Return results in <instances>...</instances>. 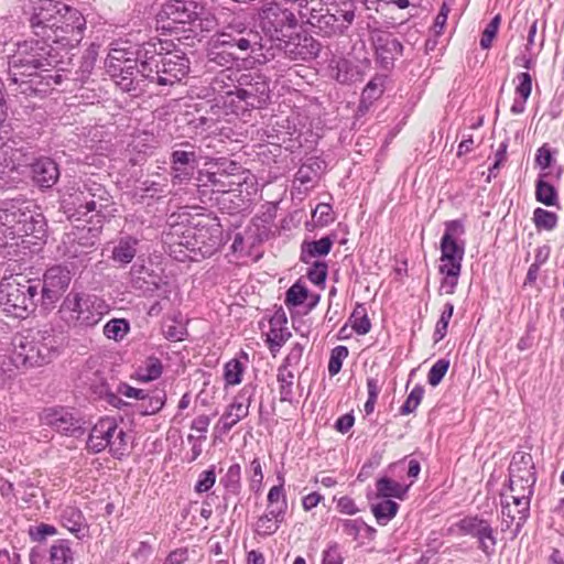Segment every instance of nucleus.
Returning <instances> with one entry per match:
<instances>
[{
  "label": "nucleus",
  "instance_id": "f257e3e1",
  "mask_svg": "<svg viewBox=\"0 0 564 564\" xmlns=\"http://www.w3.org/2000/svg\"><path fill=\"white\" fill-rule=\"evenodd\" d=\"M69 51L42 39L18 42L8 56L7 89L14 96L45 97L67 77Z\"/></svg>",
  "mask_w": 564,
  "mask_h": 564
},
{
  "label": "nucleus",
  "instance_id": "f03ea898",
  "mask_svg": "<svg viewBox=\"0 0 564 564\" xmlns=\"http://www.w3.org/2000/svg\"><path fill=\"white\" fill-rule=\"evenodd\" d=\"M29 23L33 34L64 48H75L83 40L86 20L75 8L61 1L31 0Z\"/></svg>",
  "mask_w": 564,
  "mask_h": 564
},
{
  "label": "nucleus",
  "instance_id": "7ed1b4c3",
  "mask_svg": "<svg viewBox=\"0 0 564 564\" xmlns=\"http://www.w3.org/2000/svg\"><path fill=\"white\" fill-rule=\"evenodd\" d=\"M141 77L160 86H172L189 72V59L173 42L153 39L141 44Z\"/></svg>",
  "mask_w": 564,
  "mask_h": 564
},
{
  "label": "nucleus",
  "instance_id": "20e7f679",
  "mask_svg": "<svg viewBox=\"0 0 564 564\" xmlns=\"http://www.w3.org/2000/svg\"><path fill=\"white\" fill-rule=\"evenodd\" d=\"M65 213L70 221L105 223L115 216L112 197L106 187L90 178L77 184L63 199Z\"/></svg>",
  "mask_w": 564,
  "mask_h": 564
},
{
  "label": "nucleus",
  "instance_id": "39448f33",
  "mask_svg": "<svg viewBox=\"0 0 564 564\" xmlns=\"http://www.w3.org/2000/svg\"><path fill=\"white\" fill-rule=\"evenodd\" d=\"M46 220L32 202L14 199L0 207V246H18V239L33 236L43 239Z\"/></svg>",
  "mask_w": 564,
  "mask_h": 564
},
{
  "label": "nucleus",
  "instance_id": "423d86ee",
  "mask_svg": "<svg viewBox=\"0 0 564 564\" xmlns=\"http://www.w3.org/2000/svg\"><path fill=\"white\" fill-rule=\"evenodd\" d=\"M109 310L102 297L74 288L62 300L56 315L68 329L83 332L98 325Z\"/></svg>",
  "mask_w": 564,
  "mask_h": 564
},
{
  "label": "nucleus",
  "instance_id": "0eeeda50",
  "mask_svg": "<svg viewBox=\"0 0 564 564\" xmlns=\"http://www.w3.org/2000/svg\"><path fill=\"white\" fill-rule=\"evenodd\" d=\"M140 51L141 44L134 47L117 44L108 53L105 62L107 73L123 91L140 93L142 91L141 84L148 80L141 77Z\"/></svg>",
  "mask_w": 564,
  "mask_h": 564
},
{
  "label": "nucleus",
  "instance_id": "6e6552de",
  "mask_svg": "<svg viewBox=\"0 0 564 564\" xmlns=\"http://www.w3.org/2000/svg\"><path fill=\"white\" fill-rule=\"evenodd\" d=\"M40 281L26 279L22 274L3 278L0 282V304L3 311L17 318H25L33 313L41 299Z\"/></svg>",
  "mask_w": 564,
  "mask_h": 564
},
{
  "label": "nucleus",
  "instance_id": "1a4fd4ad",
  "mask_svg": "<svg viewBox=\"0 0 564 564\" xmlns=\"http://www.w3.org/2000/svg\"><path fill=\"white\" fill-rule=\"evenodd\" d=\"M237 90L231 97V113L245 116L253 109H263L270 99V86L265 75L256 70L241 72Z\"/></svg>",
  "mask_w": 564,
  "mask_h": 564
},
{
  "label": "nucleus",
  "instance_id": "9d476101",
  "mask_svg": "<svg viewBox=\"0 0 564 564\" xmlns=\"http://www.w3.org/2000/svg\"><path fill=\"white\" fill-rule=\"evenodd\" d=\"M302 24L311 25L315 33L323 36L343 34L355 20L354 3L345 4V8L335 7V11L311 6L306 11H300Z\"/></svg>",
  "mask_w": 564,
  "mask_h": 564
},
{
  "label": "nucleus",
  "instance_id": "9b49d317",
  "mask_svg": "<svg viewBox=\"0 0 564 564\" xmlns=\"http://www.w3.org/2000/svg\"><path fill=\"white\" fill-rule=\"evenodd\" d=\"M86 448L93 454H98L108 448L112 457L121 459L127 454L128 436L115 417L106 416L91 427Z\"/></svg>",
  "mask_w": 564,
  "mask_h": 564
},
{
  "label": "nucleus",
  "instance_id": "f8f14e48",
  "mask_svg": "<svg viewBox=\"0 0 564 564\" xmlns=\"http://www.w3.org/2000/svg\"><path fill=\"white\" fill-rule=\"evenodd\" d=\"M534 485L524 481L518 482V485L509 482L511 495L501 494L502 531L508 530L514 523V535L519 534L530 514Z\"/></svg>",
  "mask_w": 564,
  "mask_h": 564
},
{
  "label": "nucleus",
  "instance_id": "ddd939ff",
  "mask_svg": "<svg viewBox=\"0 0 564 564\" xmlns=\"http://www.w3.org/2000/svg\"><path fill=\"white\" fill-rule=\"evenodd\" d=\"M197 4L183 0L166 1L156 13L158 22L162 23V29L169 31H196L203 30L204 20L198 15Z\"/></svg>",
  "mask_w": 564,
  "mask_h": 564
},
{
  "label": "nucleus",
  "instance_id": "4468645a",
  "mask_svg": "<svg viewBox=\"0 0 564 564\" xmlns=\"http://www.w3.org/2000/svg\"><path fill=\"white\" fill-rule=\"evenodd\" d=\"M300 22L297 12L278 3H270L260 13V28L271 41L290 37Z\"/></svg>",
  "mask_w": 564,
  "mask_h": 564
},
{
  "label": "nucleus",
  "instance_id": "2eb2a0df",
  "mask_svg": "<svg viewBox=\"0 0 564 564\" xmlns=\"http://www.w3.org/2000/svg\"><path fill=\"white\" fill-rule=\"evenodd\" d=\"M455 527L460 535H467L476 540L478 550L487 557H491L495 554L497 532L492 528L490 520L478 514L466 516Z\"/></svg>",
  "mask_w": 564,
  "mask_h": 564
},
{
  "label": "nucleus",
  "instance_id": "dca6fc26",
  "mask_svg": "<svg viewBox=\"0 0 564 564\" xmlns=\"http://www.w3.org/2000/svg\"><path fill=\"white\" fill-rule=\"evenodd\" d=\"M41 420L62 435L79 437L85 433V421L78 411L65 406H52L43 411Z\"/></svg>",
  "mask_w": 564,
  "mask_h": 564
},
{
  "label": "nucleus",
  "instance_id": "f3484780",
  "mask_svg": "<svg viewBox=\"0 0 564 564\" xmlns=\"http://www.w3.org/2000/svg\"><path fill=\"white\" fill-rule=\"evenodd\" d=\"M132 285L145 296H158L169 300L173 284L166 275L154 273L144 265L133 264L131 268Z\"/></svg>",
  "mask_w": 564,
  "mask_h": 564
},
{
  "label": "nucleus",
  "instance_id": "a211bd4d",
  "mask_svg": "<svg viewBox=\"0 0 564 564\" xmlns=\"http://www.w3.org/2000/svg\"><path fill=\"white\" fill-rule=\"evenodd\" d=\"M33 160L29 147H18L13 140L0 144V181H14L12 176L20 167H28Z\"/></svg>",
  "mask_w": 564,
  "mask_h": 564
},
{
  "label": "nucleus",
  "instance_id": "6ab92c4d",
  "mask_svg": "<svg viewBox=\"0 0 564 564\" xmlns=\"http://www.w3.org/2000/svg\"><path fill=\"white\" fill-rule=\"evenodd\" d=\"M178 147L180 149H174L170 158L173 184H182L189 181L198 165L199 159L194 144L182 142Z\"/></svg>",
  "mask_w": 564,
  "mask_h": 564
},
{
  "label": "nucleus",
  "instance_id": "aec40b11",
  "mask_svg": "<svg viewBox=\"0 0 564 564\" xmlns=\"http://www.w3.org/2000/svg\"><path fill=\"white\" fill-rule=\"evenodd\" d=\"M208 182L213 191L218 193L240 192V187L247 183L250 173L238 163L229 162L225 167H218L216 172L208 173Z\"/></svg>",
  "mask_w": 564,
  "mask_h": 564
},
{
  "label": "nucleus",
  "instance_id": "412c9836",
  "mask_svg": "<svg viewBox=\"0 0 564 564\" xmlns=\"http://www.w3.org/2000/svg\"><path fill=\"white\" fill-rule=\"evenodd\" d=\"M254 393L256 386L253 384H246L240 390L218 421L217 429L221 433H228L239 421L249 414V408Z\"/></svg>",
  "mask_w": 564,
  "mask_h": 564
},
{
  "label": "nucleus",
  "instance_id": "4be33fe9",
  "mask_svg": "<svg viewBox=\"0 0 564 564\" xmlns=\"http://www.w3.org/2000/svg\"><path fill=\"white\" fill-rule=\"evenodd\" d=\"M259 35L250 29L242 28L236 30L227 26L223 32L216 35L215 43L218 46L230 50L229 54L234 55L238 51L247 53L249 50L254 51V46L259 44Z\"/></svg>",
  "mask_w": 564,
  "mask_h": 564
},
{
  "label": "nucleus",
  "instance_id": "5701e85b",
  "mask_svg": "<svg viewBox=\"0 0 564 564\" xmlns=\"http://www.w3.org/2000/svg\"><path fill=\"white\" fill-rule=\"evenodd\" d=\"M13 352L10 357V365L19 367H40L43 366V359L37 350L36 341H34L31 333L21 335L13 340Z\"/></svg>",
  "mask_w": 564,
  "mask_h": 564
},
{
  "label": "nucleus",
  "instance_id": "b1692460",
  "mask_svg": "<svg viewBox=\"0 0 564 564\" xmlns=\"http://www.w3.org/2000/svg\"><path fill=\"white\" fill-rule=\"evenodd\" d=\"M72 281V272L63 265L48 268L43 275L41 299L54 303L67 290Z\"/></svg>",
  "mask_w": 564,
  "mask_h": 564
},
{
  "label": "nucleus",
  "instance_id": "393cba45",
  "mask_svg": "<svg viewBox=\"0 0 564 564\" xmlns=\"http://www.w3.org/2000/svg\"><path fill=\"white\" fill-rule=\"evenodd\" d=\"M80 379L95 399L105 400L115 408H121L124 404L122 399L110 390L104 371L86 369L83 371Z\"/></svg>",
  "mask_w": 564,
  "mask_h": 564
},
{
  "label": "nucleus",
  "instance_id": "a878e982",
  "mask_svg": "<svg viewBox=\"0 0 564 564\" xmlns=\"http://www.w3.org/2000/svg\"><path fill=\"white\" fill-rule=\"evenodd\" d=\"M376 61L383 69H391L395 59L402 55L403 45L389 33H381L373 40Z\"/></svg>",
  "mask_w": 564,
  "mask_h": 564
},
{
  "label": "nucleus",
  "instance_id": "bb28decb",
  "mask_svg": "<svg viewBox=\"0 0 564 564\" xmlns=\"http://www.w3.org/2000/svg\"><path fill=\"white\" fill-rule=\"evenodd\" d=\"M240 70L226 68L220 70L210 82L209 86L215 99H220L224 107L231 111V95L237 90Z\"/></svg>",
  "mask_w": 564,
  "mask_h": 564
},
{
  "label": "nucleus",
  "instance_id": "cd10ccee",
  "mask_svg": "<svg viewBox=\"0 0 564 564\" xmlns=\"http://www.w3.org/2000/svg\"><path fill=\"white\" fill-rule=\"evenodd\" d=\"M536 482L535 466L532 455L522 451L513 454L509 465V482L518 485V482Z\"/></svg>",
  "mask_w": 564,
  "mask_h": 564
},
{
  "label": "nucleus",
  "instance_id": "c85d7f7f",
  "mask_svg": "<svg viewBox=\"0 0 564 564\" xmlns=\"http://www.w3.org/2000/svg\"><path fill=\"white\" fill-rule=\"evenodd\" d=\"M34 341H36L37 350L41 354L44 365L48 364L59 351L63 346L64 338L55 334L51 326H44L35 332H30Z\"/></svg>",
  "mask_w": 564,
  "mask_h": 564
},
{
  "label": "nucleus",
  "instance_id": "c756f323",
  "mask_svg": "<svg viewBox=\"0 0 564 564\" xmlns=\"http://www.w3.org/2000/svg\"><path fill=\"white\" fill-rule=\"evenodd\" d=\"M30 165L32 167L33 180L41 187L50 188L57 182L59 170L54 160L41 158Z\"/></svg>",
  "mask_w": 564,
  "mask_h": 564
},
{
  "label": "nucleus",
  "instance_id": "7c9ffc66",
  "mask_svg": "<svg viewBox=\"0 0 564 564\" xmlns=\"http://www.w3.org/2000/svg\"><path fill=\"white\" fill-rule=\"evenodd\" d=\"M88 224L89 226H76V230L67 236H70L72 240L78 242L79 246L93 252L97 248L99 235L105 223H97V220H93V223Z\"/></svg>",
  "mask_w": 564,
  "mask_h": 564
},
{
  "label": "nucleus",
  "instance_id": "2f4dec72",
  "mask_svg": "<svg viewBox=\"0 0 564 564\" xmlns=\"http://www.w3.org/2000/svg\"><path fill=\"white\" fill-rule=\"evenodd\" d=\"M514 82L517 83L514 89L516 96L510 111L513 115H521L524 112L527 101L532 93V77L528 72H522L516 76Z\"/></svg>",
  "mask_w": 564,
  "mask_h": 564
},
{
  "label": "nucleus",
  "instance_id": "473e14b6",
  "mask_svg": "<svg viewBox=\"0 0 564 564\" xmlns=\"http://www.w3.org/2000/svg\"><path fill=\"white\" fill-rule=\"evenodd\" d=\"M462 262L458 260H441L440 273L444 275L440 291L446 294H454L458 284L462 271Z\"/></svg>",
  "mask_w": 564,
  "mask_h": 564
},
{
  "label": "nucleus",
  "instance_id": "72a5a7b5",
  "mask_svg": "<svg viewBox=\"0 0 564 564\" xmlns=\"http://www.w3.org/2000/svg\"><path fill=\"white\" fill-rule=\"evenodd\" d=\"M326 167V162L317 156L308 158L297 170L295 180L301 185H313Z\"/></svg>",
  "mask_w": 564,
  "mask_h": 564
},
{
  "label": "nucleus",
  "instance_id": "f704fd0d",
  "mask_svg": "<svg viewBox=\"0 0 564 564\" xmlns=\"http://www.w3.org/2000/svg\"><path fill=\"white\" fill-rule=\"evenodd\" d=\"M332 76L336 82L343 85H349L360 79L358 66L346 58L332 61Z\"/></svg>",
  "mask_w": 564,
  "mask_h": 564
},
{
  "label": "nucleus",
  "instance_id": "c9c22d12",
  "mask_svg": "<svg viewBox=\"0 0 564 564\" xmlns=\"http://www.w3.org/2000/svg\"><path fill=\"white\" fill-rule=\"evenodd\" d=\"M139 240L132 236H123L118 239L112 249L111 258L120 265L130 263L137 254Z\"/></svg>",
  "mask_w": 564,
  "mask_h": 564
},
{
  "label": "nucleus",
  "instance_id": "e433bc0d",
  "mask_svg": "<svg viewBox=\"0 0 564 564\" xmlns=\"http://www.w3.org/2000/svg\"><path fill=\"white\" fill-rule=\"evenodd\" d=\"M338 528L341 529V532L357 540L359 536H364L365 539L372 540L376 535V529L368 525L361 518L357 519H340L338 521Z\"/></svg>",
  "mask_w": 564,
  "mask_h": 564
},
{
  "label": "nucleus",
  "instance_id": "4c0bfd02",
  "mask_svg": "<svg viewBox=\"0 0 564 564\" xmlns=\"http://www.w3.org/2000/svg\"><path fill=\"white\" fill-rule=\"evenodd\" d=\"M98 51L97 47L91 45L89 46L79 61L78 69L75 72H72L70 69L66 68L67 77H64L63 80H74V82H84L91 73L96 59H97Z\"/></svg>",
  "mask_w": 564,
  "mask_h": 564
},
{
  "label": "nucleus",
  "instance_id": "58836bf2",
  "mask_svg": "<svg viewBox=\"0 0 564 564\" xmlns=\"http://www.w3.org/2000/svg\"><path fill=\"white\" fill-rule=\"evenodd\" d=\"M166 402V392L163 388L148 391L142 401L137 405L141 415H153L162 410Z\"/></svg>",
  "mask_w": 564,
  "mask_h": 564
},
{
  "label": "nucleus",
  "instance_id": "ea45409f",
  "mask_svg": "<svg viewBox=\"0 0 564 564\" xmlns=\"http://www.w3.org/2000/svg\"><path fill=\"white\" fill-rule=\"evenodd\" d=\"M412 484L413 481H411L410 485H402L401 482L395 481L389 477H381L376 481L377 497L384 499L397 498L403 500Z\"/></svg>",
  "mask_w": 564,
  "mask_h": 564
},
{
  "label": "nucleus",
  "instance_id": "a19ab883",
  "mask_svg": "<svg viewBox=\"0 0 564 564\" xmlns=\"http://www.w3.org/2000/svg\"><path fill=\"white\" fill-rule=\"evenodd\" d=\"M220 486L225 494L224 499L227 500L231 496H239L241 492V466L235 463L229 466L226 474L220 477Z\"/></svg>",
  "mask_w": 564,
  "mask_h": 564
},
{
  "label": "nucleus",
  "instance_id": "79ce46f5",
  "mask_svg": "<svg viewBox=\"0 0 564 564\" xmlns=\"http://www.w3.org/2000/svg\"><path fill=\"white\" fill-rule=\"evenodd\" d=\"M333 243L334 241L329 236L304 242L302 245L301 260L304 263H310L312 258L327 256L332 250Z\"/></svg>",
  "mask_w": 564,
  "mask_h": 564
},
{
  "label": "nucleus",
  "instance_id": "37998d69",
  "mask_svg": "<svg viewBox=\"0 0 564 564\" xmlns=\"http://www.w3.org/2000/svg\"><path fill=\"white\" fill-rule=\"evenodd\" d=\"M546 174L540 175L535 183V198L539 203L545 206H557L558 205V194L556 188L544 181Z\"/></svg>",
  "mask_w": 564,
  "mask_h": 564
},
{
  "label": "nucleus",
  "instance_id": "c03bdc74",
  "mask_svg": "<svg viewBox=\"0 0 564 564\" xmlns=\"http://www.w3.org/2000/svg\"><path fill=\"white\" fill-rule=\"evenodd\" d=\"M163 366L158 357H148L137 369V376L140 381L149 382L161 377Z\"/></svg>",
  "mask_w": 564,
  "mask_h": 564
},
{
  "label": "nucleus",
  "instance_id": "a18cd8bd",
  "mask_svg": "<svg viewBox=\"0 0 564 564\" xmlns=\"http://www.w3.org/2000/svg\"><path fill=\"white\" fill-rule=\"evenodd\" d=\"M51 564H74V553L67 540L56 541L50 549Z\"/></svg>",
  "mask_w": 564,
  "mask_h": 564
},
{
  "label": "nucleus",
  "instance_id": "49530a36",
  "mask_svg": "<svg viewBox=\"0 0 564 564\" xmlns=\"http://www.w3.org/2000/svg\"><path fill=\"white\" fill-rule=\"evenodd\" d=\"M399 505L391 499H383L378 503L371 506V511L380 525H386L397 514Z\"/></svg>",
  "mask_w": 564,
  "mask_h": 564
},
{
  "label": "nucleus",
  "instance_id": "de8ad7c7",
  "mask_svg": "<svg viewBox=\"0 0 564 564\" xmlns=\"http://www.w3.org/2000/svg\"><path fill=\"white\" fill-rule=\"evenodd\" d=\"M276 380L279 383L280 401L291 403L293 401V372L285 369V367H279Z\"/></svg>",
  "mask_w": 564,
  "mask_h": 564
},
{
  "label": "nucleus",
  "instance_id": "09e8293b",
  "mask_svg": "<svg viewBox=\"0 0 564 564\" xmlns=\"http://www.w3.org/2000/svg\"><path fill=\"white\" fill-rule=\"evenodd\" d=\"M349 322L352 329L358 335H366L371 329V323L367 314L366 306L358 303L349 316Z\"/></svg>",
  "mask_w": 564,
  "mask_h": 564
},
{
  "label": "nucleus",
  "instance_id": "8fccbe9b",
  "mask_svg": "<svg viewBox=\"0 0 564 564\" xmlns=\"http://www.w3.org/2000/svg\"><path fill=\"white\" fill-rule=\"evenodd\" d=\"M129 332L130 324L124 318H112L104 326V335L115 341H121Z\"/></svg>",
  "mask_w": 564,
  "mask_h": 564
},
{
  "label": "nucleus",
  "instance_id": "3c124183",
  "mask_svg": "<svg viewBox=\"0 0 564 564\" xmlns=\"http://www.w3.org/2000/svg\"><path fill=\"white\" fill-rule=\"evenodd\" d=\"M532 221L538 231H551L556 228L558 217L554 212L538 207L533 210Z\"/></svg>",
  "mask_w": 564,
  "mask_h": 564
},
{
  "label": "nucleus",
  "instance_id": "603ef678",
  "mask_svg": "<svg viewBox=\"0 0 564 564\" xmlns=\"http://www.w3.org/2000/svg\"><path fill=\"white\" fill-rule=\"evenodd\" d=\"M441 258L440 260H458L463 261L465 254L464 241H448V238H442L441 243Z\"/></svg>",
  "mask_w": 564,
  "mask_h": 564
},
{
  "label": "nucleus",
  "instance_id": "864d4df0",
  "mask_svg": "<svg viewBox=\"0 0 564 564\" xmlns=\"http://www.w3.org/2000/svg\"><path fill=\"white\" fill-rule=\"evenodd\" d=\"M83 521L84 517L80 510L73 507L64 509L62 513L63 525L77 536L83 530Z\"/></svg>",
  "mask_w": 564,
  "mask_h": 564
},
{
  "label": "nucleus",
  "instance_id": "5fc2aeb1",
  "mask_svg": "<svg viewBox=\"0 0 564 564\" xmlns=\"http://www.w3.org/2000/svg\"><path fill=\"white\" fill-rule=\"evenodd\" d=\"M383 93V79L380 77L372 78L361 93L360 106L368 107L377 100Z\"/></svg>",
  "mask_w": 564,
  "mask_h": 564
},
{
  "label": "nucleus",
  "instance_id": "6e6d98bb",
  "mask_svg": "<svg viewBox=\"0 0 564 564\" xmlns=\"http://www.w3.org/2000/svg\"><path fill=\"white\" fill-rule=\"evenodd\" d=\"M243 372L245 365L240 360L236 358L229 360L224 367V380L226 386L239 384Z\"/></svg>",
  "mask_w": 564,
  "mask_h": 564
},
{
  "label": "nucleus",
  "instance_id": "4d7b16f0",
  "mask_svg": "<svg viewBox=\"0 0 564 564\" xmlns=\"http://www.w3.org/2000/svg\"><path fill=\"white\" fill-rule=\"evenodd\" d=\"M308 291L300 281L295 282L285 293V305L296 307L302 305L307 299Z\"/></svg>",
  "mask_w": 564,
  "mask_h": 564
},
{
  "label": "nucleus",
  "instance_id": "13d9d810",
  "mask_svg": "<svg viewBox=\"0 0 564 564\" xmlns=\"http://www.w3.org/2000/svg\"><path fill=\"white\" fill-rule=\"evenodd\" d=\"M65 245H66L65 256L68 259L75 260L76 263H78L80 265L87 264V262L89 261L88 256L91 253V251L83 248L82 246H79L78 242H75L74 240H72L70 236H67V241L65 242Z\"/></svg>",
  "mask_w": 564,
  "mask_h": 564
},
{
  "label": "nucleus",
  "instance_id": "bf43d9fd",
  "mask_svg": "<svg viewBox=\"0 0 564 564\" xmlns=\"http://www.w3.org/2000/svg\"><path fill=\"white\" fill-rule=\"evenodd\" d=\"M454 313V305L451 302L445 303L442 314L440 316V319L436 323L435 330H434V341L437 343L442 340L446 334L449 321Z\"/></svg>",
  "mask_w": 564,
  "mask_h": 564
},
{
  "label": "nucleus",
  "instance_id": "052dcab7",
  "mask_svg": "<svg viewBox=\"0 0 564 564\" xmlns=\"http://www.w3.org/2000/svg\"><path fill=\"white\" fill-rule=\"evenodd\" d=\"M216 478V466L210 465L208 469L203 470L198 475V479L194 487L195 492L198 495L208 492L215 486Z\"/></svg>",
  "mask_w": 564,
  "mask_h": 564
},
{
  "label": "nucleus",
  "instance_id": "680f3d73",
  "mask_svg": "<svg viewBox=\"0 0 564 564\" xmlns=\"http://www.w3.org/2000/svg\"><path fill=\"white\" fill-rule=\"evenodd\" d=\"M424 395V388L420 384H416L412 391L409 393L406 400L401 405L399 412L402 415L410 414L416 410L419 404L421 403Z\"/></svg>",
  "mask_w": 564,
  "mask_h": 564
},
{
  "label": "nucleus",
  "instance_id": "e2e57ef3",
  "mask_svg": "<svg viewBox=\"0 0 564 564\" xmlns=\"http://www.w3.org/2000/svg\"><path fill=\"white\" fill-rule=\"evenodd\" d=\"M248 475L250 490L253 492H259L263 481L262 466L259 458H254L251 460L248 468Z\"/></svg>",
  "mask_w": 564,
  "mask_h": 564
},
{
  "label": "nucleus",
  "instance_id": "0e129e2a",
  "mask_svg": "<svg viewBox=\"0 0 564 564\" xmlns=\"http://www.w3.org/2000/svg\"><path fill=\"white\" fill-rule=\"evenodd\" d=\"M449 364L448 359L441 358L431 367L427 373V382L432 387H436L441 383L449 368Z\"/></svg>",
  "mask_w": 564,
  "mask_h": 564
},
{
  "label": "nucleus",
  "instance_id": "69168bd1",
  "mask_svg": "<svg viewBox=\"0 0 564 564\" xmlns=\"http://www.w3.org/2000/svg\"><path fill=\"white\" fill-rule=\"evenodd\" d=\"M348 348L346 346H336L329 357L328 361V372L330 376L337 375L341 367L343 361L348 357Z\"/></svg>",
  "mask_w": 564,
  "mask_h": 564
},
{
  "label": "nucleus",
  "instance_id": "338daca9",
  "mask_svg": "<svg viewBox=\"0 0 564 564\" xmlns=\"http://www.w3.org/2000/svg\"><path fill=\"white\" fill-rule=\"evenodd\" d=\"M270 324H271V329H270V334L268 335V343H269L270 350L272 352H274L275 350H279L288 341V339L291 336V333L288 330H283L281 328L276 329L274 327L273 319L270 322Z\"/></svg>",
  "mask_w": 564,
  "mask_h": 564
},
{
  "label": "nucleus",
  "instance_id": "774afa93",
  "mask_svg": "<svg viewBox=\"0 0 564 564\" xmlns=\"http://www.w3.org/2000/svg\"><path fill=\"white\" fill-rule=\"evenodd\" d=\"M499 24H500V15L497 14L486 25V28L481 34L480 42H479L481 48L487 50L491 46L492 41L498 33Z\"/></svg>",
  "mask_w": 564,
  "mask_h": 564
}]
</instances>
